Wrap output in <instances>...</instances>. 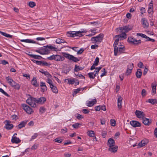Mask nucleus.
<instances>
[{
	"label": "nucleus",
	"instance_id": "41",
	"mask_svg": "<svg viewBox=\"0 0 157 157\" xmlns=\"http://www.w3.org/2000/svg\"><path fill=\"white\" fill-rule=\"evenodd\" d=\"M45 110H46V109L44 107H41L40 108L39 111H40V112L41 114H42L43 113H44V112H45Z\"/></svg>",
	"mask_w": 157,
	"mask_h": 157
},
{
	"label": "nucleus",
	"instance_id": "28",
	"mask_svg": "<svg viewBox=\"0 0 157 157\" xmlns=\"http://www.w3.org/2000/svg\"><path fill=\"white\" fill-rule=\"evenodd\" d=\"M27 121H23L21 122L18 125L19 129H20L21 128L24 127L25 124H26Z\"/></svg>",
	"mask_w": 157,
	"mask_h": 157
},
{
	"label": "nucleus",
	"instance_id": "56",
	"mask_svg": "<svg viewBox=\"0 0 157 157\" xmlns=\"http://www.w3.org/2000/svg\"><path fill=\"white\" fill-rule=\"evenodd\" d=\"M146 94V91L145 89H143L142 90L141 94L142 96H145Z\"/></svg>",
	"mask_w": 157,
	"mask_h": 157
},
{
	"label": "nucleus",
	"instance_id": "3",
	"mask_svg": "<svg viewBox=\"0 0 157 157\" xmlns=\"http://www.w3.org/2000/svg\"><path fill=\"white\" fill-rule=\"evenodd\" d=\"M128 42L131 44L137 45L141 44V41L140 40H137L136 39L130 36L128 37Z\"/></svg>",
	"mask_w": 157,
	"mask_h": 157
},
{
	"label": "nucleus",
	"instance_id": "46",
	"mask_svg": "<svg viewBox=\"0 0 157 157\" xmlns=\"http://www.w3.org/2000/svg\"><path fill=\"white\" fill-rule=\"evenodd\" d=\"M80 124L79 123H76L73 124L72 126L74 128H77L79 127V125Z\"/></svg>",
	"mask_w": 157,
	"mask_h": 157
},
{
	"label": "nucleus",
	"instance_id": "58",
	"mask_svg": "<svg viewBox=\"0 0 157 157\" xmlns=\"http://www.w3.org/2000/svg\"><path fill=\"white\" fill-rule=\"evenodd\" d=\"M30 43L36 44H40L39 42H37L33 40L30 39Z\"/></svg>",
	"mask_w": 157,
	"mask_h": 157
},
{
	"label": "nucleus",
	"instance_id": "47",
	"mask_svg": "<svg viewBox=\"0 0 157 157\" xmlns=\"http://www.w3.org/2000/svg\"><path fill=\"white\" fill-rule=\"evenodd\" d=\"M99 62V58L98 57H96L95 59V61L94 62V65H97Z\"/></svg>",
	"mask_w": 157,
	"mask_h": 157
},
{
	"label": "nucleus",
	"instance_id": "36",
	"mask_svg": "<svg viewBox=\"0 0 157 157\" xmlns=\"http://www.w3.org/2000/svg\"><path fill=\"white\" fill-rule=\"evenodd\" d=\"M56 61H60L62 60V56L59 55H55V59Z\"/></svg>",
	"mask_w": 157,
	"mask_h": 157
},
{
	"label": "nucleus",
	"instance_id": "50",
	"mask_svg": "<svg viewBox=\"0 0 157 157\" xmlns=\"http://www.w3.org/2000/svg\"><path fill=\"white\" fill-rule=\"evenodd\" d=\"M36 6V3L30 1V7L33 8Z\"/></svg>",
	"mask_w": 157,
	"mask_h": 157
},
{
	"label": "nucleus",
	"instance_id": "61",
	"mask_svg": "<svg viewBox=\"0 0 157 157\" xmlns=\"http://www.w3.org/2000/svg\"><path fill=\"white\" fill-rule=\"evenodd\" d=\"M38 134L37 133H36L32 136L31 140H34L35 139L37 136Z\"/></svg>",
	"mask_w": 157,
	"mask_h": 157
},
{
	"label": "nucleus",
	"instance_id": "2",
	"mask_svg": "<svg viewBox=\"0 0 157 157\" xmlns=\"http://www.w3.org/2000/svg\"><path fill=\"white\" fill-rule=\"evenodd\" d=\"M87 30L86 29L83 30L82 31H69L67 33L68 34V36L72 37H75L76 36H81L82 35L81 33H86L87 32Z\"/></svg>",
	"mask_w": 157,
	"mask_h": 157
},
{
	"label": "nucleus",
	"instance_id": "5",
	"mask_svg": "<svg viewBox=\"0 0 157 157\" xmlns=\"http://www.w3.org/2000/svg\"><path fill=\"white\" fill-rule=\"evenodd\" d=\"M64 56L70 61H72L75 62L79 61L80 60L78 58L74 56H73L68 53H64L63 54Z\"/></svg>",
	"mask_w": 157,
	"mask_h": 157
},
{
	"label": "nucleus",
	"instance_id": "32",
	"mask_svg": "<svg viewBox=\"0 0 157 157\" xmlns=\"http://www.w3.org/2000/svg\"><path fill=\"white\" fill-rule=\"evenodd\" d=\"M30 57L35 59H40L42 58V57L40 56L33 54H30Z\"/></svg>",
	"mask_w": 157,
	"mask_h": 157
},
{
	"label": "nucleus",
	"instance_id": "14",
	"mask_svg": "<svg viewBox=\"0 0 157 157\" xmlns=\"http://www.w3.org/2000/svg\"><path fill=\"white\" fill-rule=\"evenodd\" d=\"M143 122L146 125H149L151 123L152 120H150L146 117H144V118H143Z\"/></svg>",
	"mask_w": 157,
	"mask_h": 157
},
{
	"label": "nucleus",
	"instance_id": "34",
	"mask_svg": "<svg viewBox=\"0 0 157 157\" xmlns=\"http://www.w3.org/2000/svg\"><path fill=\"white\" fill-rule=\"evenodd\" d=\"M39 65L41 66H49L51 64L45 61H40V63H39Z\"/></svg>",
	"mask_w": 157,
	"mask_h": 157
},
{
	"label": "nucleus",
	"instance_id": "16",
	"mask_svg": "<svg viewBox=\"0 0 157 157\" xmlns=\"http://www.w3.org/2000/svg\"><path fill=\"white\" fill-rule=\"evenodd\" d=\"M7 122V124H5V128L7 130H11L13 127V125L12 124H10V121H9L6 120L5 121Z\"/></svg>",
	"mask_w": 157,
	"mask_h": 157
},
{
	"label": "nucleus",
	"instance_id": "15",
	"mask_svg": "<svg viewBox=\"0 0 157 157\" xmlns=\"http://www.w3.org/2000/svg\"><path fill=\"white\" fill-rule=\"evenodd\" d=\"M11 142L12 143L18 144L21 142V140L16 136H13L12 137Z\"/></svg>",
	"mask_w": 157,
	"mask_h": 157
},
{
	"label": "nucleus",
	"instance_id": "30",
	"mask_svg": "<svg viewBox=\"0 0 157 157\" xmlns=\"http://www.w3.org/2000/svg\"><path fill=\"white\" fill-rule=\"evenodd\" d=\"M146 102H148L151 103L152 105L157 103V101L156 99H149Z\"/></svg>",
	"mask_w": 157,
	"mask_h": 157
},
{
	"label": "nucleus",
	"instance_id": "39",
	"mask_svg": "<svg viewBox=\"0 0 157 157\" xmlns=\"http://www.w3.org/2000/svg\"><path fill=\"white\" fill-rule=\"evenodd\" d=\"M88 75L89 76V77L90 78L94 79L95 76H94V73L93 72H90L88 74Z\"/></svg>",
	"mask_w": 157,
	"mask_h": 157
},
{
	"label": "nucleus",
	"instance_id": "43",
	"mask_svg": "<svg viewBox=\"0 0 157 157\" xmlns=\"http://www.w3.org/2000/svg\"><path fill=\"white\" fill-rule=\"evenodd\" d=\"M111 125L112 126H114L116 124V121L113 119H111L110 120Z\"/></svg>",
	"mask_w": 157,
	"mask_h": 157
},
{
	"label": "nucleus",
	"instance_id": "6",
	"mask_svg": "<svg viewBox=\"0 0 157 157\" xmlns=\"http://www.w3.org/2000/svg\"><path fill=\"white\" fill-rule=\"evenodd\" d=\"M122 47L118 48V47H115L114 48V55L117 56L118 55H120L123 52V51H125V48L124 46H122Z\"/></svg>",
	"mask_w": 157,
	"mask_h": 157
},
{
	"label": "nucleus",
	"instance_id": "25",
	"mask_svg": "<svg viewBox=\"0 0 157 157\" xmlns=\"http://www.w3.org/2000/svg\"><path fill=\"white\" fill-rule=\"evenodd\" d=\"M64 81L65 82H67L69 84H73L75 83V80L73 79L67 78L65 79Z\"/></svg>",
	"mask_w": 157,
	"mask_h": 157
},
{
	"label": "nucleus",
	"instance_id": "27",
	"mask_svg": "<svg viewBox=\"0 0 157 157\" xmlns=\"http://www.w3.org/2000/svg\"><path fill=\"white\" fill-rule=\"evenodd\" d=\"M52 91L55 93L57 94L58 93V90L56 86H54V85H51V87H50Z\"/></svg>",
	"mask_w": 157,
	"mask_h": 157
},
{
	"label": "nucleus",
	"instance_id": "62",
	"mask_svg": "<svg viewBox=\"0 0 157 157\" xmlns=\"http://www.w3.org/2000/svg\"><path fill=\"white\" fill-rule=\"evenodd\" d=\"M98 46L97 45H93L91 46V48L92 49H95L97 48H98Z\"/></svg>",
	"mask_w": 157,
	"mask_h": 157
},
{
	"label": "nucleus",
	"instance_id": "19",
	"mask_svg": "<svg viewBox=\"0 0 157 157\" xmlns=\"http://www.w3.org/2000/svg\"><path fill=\"white\" fill-rule=\"evenodd\" d=\"M21 106L23 109L28 114H29V107L25 104H22Z\"/></svg>",
	"mask_w": 157,
	"mask_h": 157
},
{
	"label": "nucleus",
	"instance_id": "11",
	"mask_svg": "<svg viewBox=\"0 0 157 157\" xmlns=\"http://www.w3.org/2000/svg\"><path fill=\"white\" fill-rule=\"evenodd\" d=\"M130 124L133 127H140L141 125L140 122L135 121H131L130 122Z\"/></svg>",
	"mask_w": 157,
	"mask_h": 157
},
{
	"label": "nucleus",
	"instance_id": "12",
	"mask_svg": "<svg viewBox=\"0 0 157 157\" xmlns=\"http://www.w3.org/2000/svg\"><path fill=\"white\" fill-rule=\"evenodd\" d=\"M157 85V83L155 81H154L151 84L152 94L153 95H154L156 93V87Z\"/></svg>",
	"mask_w": 157,
	"mask_h": 157
},
{
	"label": "nucleus",
	"instance_id": "48",
	"mask_svg": "<svg viewBox=\"0 0 157 157\" xmlns=\"http://www.w3.org/2000/svg\"><path fill=\"white\" fill-rule=\"evenodd\" d=\"M67 129L66 128H64L63 129H61V132L62 133L64 134L67 132Z\"/></svg>",
	"mask_w": 157,
	"mask_h": 157
},
{
	"label": "nucleus",
	"instance_id": "26",
	"mask_svg": "<svg viewBox=\"0 0 157 157\" xmlns=\"http://www.w3.org/2000/svg\"><path fill=\"white\" fill-rule=\"evenodd\" d=\"M36 39L39 41H42V42L40 43V45H43L45 44L46 42L45 38L42 37H38L36 38Z\"/></svg>",
	"mask_w": 157,
	"mask_h": 157
},
{
	"label": "nucleus",
	"instance_id": "31",
	"mask_svg": "<svg viewBox=\"0 0 157 157\" xmlns=\"http://www.w3.org/2000/svg\"><path fill=\"white\" fill-rule=\"evenodd\" d=\"M56 42L57 44H60L62 43H66L67 42L63 39L60 38H58L56 40Z\"/></svg>",
	"mask_w": 157,
	"mask_h": 157
},
{
	"label": "nucleus",
	"instance_id": "38",
	"mask_svg": "<svg viewBox=\"0 0 157 157\" xmlns=\"http://www.w3.org/2000/svg\"><path fill=\"white\" fill-rule=\"evenodd\" d=\"M39 71L42 73L44 74L45 75H48L51 76L48 72L44 71L43 69H40Z\"/></svg>",
	"mask_w": 157,
	"mask_h": 157
},
{
	"label": "nucleus",
	"instance_id": "64",
	"mask_svg": "<svg viewBox=\"0 0 157 157\" xmlns=\"http://www.w3.org/2000/svg\"><path fill=\"white\" fill-rule=\"evenodd\" d=\"M101 109V106L100 105L96 106L95 107V109L96 111H99Z\"/></svg>",
	"mask_w": 157,
	"mask_h": 157
},
{
	"label": "nucleus",
	"instance_id": "59",
	"mask_svg": "<svg viewBox=\"0 0 157 157\" xmlns=\"http://www.w3.org/2000/svg\"><path fill=\"white\" fill-rule=\"evenodd\" d=\"M82 112L84 114H87L90 112V111L86 109H82Z\"/></svg>",
	"mask_w": 157,
	"mask_h": 157
},
{
	"label": "nucleus",
	"instance_id": "33",
	"mask_svg": "<svg viewBox=\"0 0 157 157\" xmlns=\"http://www.w3.org/2000/svg\"><path fill=\"white\" fill-rule=\"evenodd\" d=\"M0 33L2 35L4 36H5L8 37V38H12V36L10 35L9 34L0 31Z\"/></svg>",
	"mask_w": 157,
	"mask_h": 157
},
{
	"label": "nucleus",
	"instance_id": "4",
	"mask_svg": "<svg viewBox=\"0 0 157 157\" xmlns=\"http://www.w3.org/2000/svg\"><path fill=\"white\" fill-rule=\"evenodd\" d=\"M103 37V35L101 33L96 37H92L91 40L93 43H98L102 41Z\"/></svg>",
	"mask_w": 157,
	"mask_h": 157
},
{
	"label": "nucleus",
	"instance_id": "8",
	"mask_svg": "<svg viewBox=\"0 0 157 157\" xmlns=\"http://www.w3.org/2000/svg\"><path fill=\"white\" fill-rule=\"evenodd\" d=\"M135 113L137 118L142 119H143V118H144L145 116L144 112L137 110H136Z\"/></svg>",
	"mask_w": 157,
	"mask_h": 157
},
{
	"label": "nucleus",
	"instance_id": "1",
	"mask_svg": "<svg viewBox=\"0 0 157 157\" xmlns=\"http://www.w3.org/2000/svg\"><path fill=\"white\" fill-rule=\"evenodd\" d=\"M46 101V98L44 97H40L37 99L30 95V106L31 107H36V103L39 104H43Z\"/></svg>",
	"mask_w": 157,
	"mask_h": 157
},
{
	"label": "nucleus",
	"instance_id": "29",
	"mask_svg": "<svg viewBox=\"0 0 157 157\" xmlns=\"http://www.w3.org/2000/svg\"><path fill=\"white\" fill-rule=\"evenodd\" d=\"M142 74V72L141 71V69H137V71L136 73V77L138 78H140L141 77Z\"/></svg>",
	"mask_w": 157,
	"mask_h": 157
},
{
	"label": "nucleus",
	"instance_id": "57",
	"mask_svg": "<svg viewBox=\"0 0 157 157\" xmlns=\"http://www.w3.org/2000/svg\"><path fill=\"white\" fill-rule=\"evenodd\" d=\"M143 64L142 62H140L138 64V67H139L140 68H143Z\"/></svg>",
	"mask_w": 157,
	"mask_h": 157
},
{
	"label": "nucleus",
	"instance_id": "60",
	"mask_svg": "<svg viewBox=\"0 0 157 157\" xmlns=\"http://www.w3.org/2000/svg\"><path fill=\"white\" fill-rule=\"evenodd\" d=\"M11 117L12 118V120H16L18 118L17 116L16 115L12 116Z\"/></svg>",
	"mask_w": 157,
	"mask_h": 157
},
{
	"label": "nucleus",
	"instance_id": "40",
	"mask_svg": "<svg viewBox=\"0 0 157 157\" xmlns=\"http://www.w3.org/2000/svg\"><path fill=\"white\" fill-rule=\"evenodd\" d=\"M0 92L6 96L8 97H10V96L6 92H5L2 88H0Z\"/></svg>",
	"mask_w": 157,
	"mask_h": 157
},
{
	"label": "nucleus",
	"instance_id": "45",
	"mask_svg": "<svg viewBox=\"0 0 157 157\" xmlns=\"http://www.w3.org/2000/svg\"><path fill=\"white\" fill-rule=\"evenodd\" d=\"M81 90V89L80 88H78L77 89H75L74 91V93H73V95H75L77 94L78 92H79Z\"/></svg>",
	"mask_w": 157,
	"mask_h": 157
},
{
	"label": "nucleus",
	"instance_id": "42",
	"mask_svg": "<svg viewBox=\"0 0 157 157\" xmlns=\"http://www.w3.org/2000/svg\"><path fill=\"white\" fill-rule=\"evenodd\" d=\"M119 39V38H117V39L115 40L114 43L113 44V46H114V48H115V47H117V46L118 45V44Z\"/></svg>",
	"mask_w": 157,
	"mask_h": 157
},
{
	"label": "nucleus",
	"instance_id": "10",
	"mask_svg": "<svg viewBox=\"0 0 157 157\" xmlns=\"http://www.w3.org/2000/svg\"><path fill=\"white\" fill-rule=\"evenodd\" d=\"M141 22L142 24L143 27L144 28H147L149 26V23L147 19L144 18L141 19Z\"/></svg>",
	"mask_w": 157,
	"mask_h": 157
},
{
	"label": "nucleus",
	"instance_id": "44",
	"mask_svg": "<svg viewBox=\"0 0 157 157\" xmlns=\"http://www.w3.org/2000/svg\"><path fill=\"white\" fill-rule=\"evenodd\" d=\"M140 10L141 11V15H143L144 13L146 12V9L143 7H142L140 8Z\"/></svg>",
	"mask_w": 157,
	"mask_h": 157
},
{
	"label": "nucleus",
	"instance_id": "7",
	"mask_svg": "<svg viewBox=\"0 0 157 157\" xmlns=\"http://www.w3.org/2000/svg\"><path fill=\"white\" fill-rule=\"evenodd\" d=\"M54 48V47L52 46H44L41 48L43 55L48 54L50 52L51 49Z\"/></svg>",
	"mask_w": 157,
	"mask_h": 157
},
{
	"label": "nucleus",
	"instance_id": "13",
	"mask_svg": "<svg viewBox=\"0 0 157 157\" xmlns=\"http://www.w3.org/2000/svg\"><path fill=\"white\" fill-rule=\"evenodd\" d=\"M121 32V33L120 34L117 35L115 36V37L120 38V40H121V38L125 39L127 38V36L125 33L123 31L120 30Z\"/></svg>",
	"mask_w": 157,
	"mask_h": 157
},
{
	"label": "nucleus",
	"instance_id": "23",
	"mask_svg": "<svg viewBox=\"0 0 157 157\" xmlns=\"http://www.w3.org/2000/svg\"><path fill=\"white\" fill-rule=\"evenodd\" d=\"M97 101L96 99H93L92 101H87V106L88 107L93 106L96 102Z\"/></svg>",
	"mask_w": 157,
	"mask_h": 157
},
{
	"label": "nucleus",
	"instance_id": "49",
	"mask_svg": "<svg viewBox=\"0 0 157 157\" xmlns=\"http://www.w3.org/2000/svg\"><path fill=\"white\" fill-rule=\"evenodd\" d=\"M148 12L149 14H151V15H152L153 13V9L148 8Z\"/></svg>",
	"mask_w": 157,
	"mask_h": 157
},
{
	"label": "nucleus",
	"instance_id": "54",
	"mask_svg": "<svg viewBox=\"0 0 157 157\" xmlns=\"http://www.w3.org/2000/svg\"><path fill=\"white\" fill-rule=\"evenodd\" d=\"M47 82L49 84L50 87H51V85H53L52 82L51 80L50 79H48Z\"/></svg>",
	"mask_w": 157,
	"mask_h": 157
},
{
	"label": "nucleus",
	"instance_id": "17",
	"mask_svg": "<svg viewBox=\"0 0 157 157\" xmlns=\"http://www.w3.org/2000/svg\"><path fill=\"white\" fill-rule=\"evenodd\" d=\"M132 29L129 27V26H125L124 27H121L120 28V30L123 31L125 33H127L131 30Z\"/></svg>",
	"mask_w": 157,
	"mask_h": 157
},
{
	"label": "nucleus",
	"instance_id": "51",
	"mask_svg": "<svg viewBox=\"0 0 157 157\" xmlns=\"http://www.w3.org/2000/svg\"><path fill=\"white\" fill-rule=\"evenodd\" d=\"M132 69H127L126 71V75H128L131 73Z\"/></svg>",
	"mask_w": 157,
	"mask_h": 157
},
{
	"label": "nucleus",
	"instance_id": "21",
	"mask_svg": "<svg viewBox=\"0 0 157 157\" xmlns=\"http://www.w3.org/2000/svg\"><path fill=\"white\" fill-rule=\"evenodd\" d=\"M115 141L113 139L111 138L109 139L108 141L107 145L109 147L115 146Z\"/></svg>",
	"mask_w": 157,
	"mask_h": 157
},
{
	"label": "nucleus",
	"instance_id": "37",
	"mask_svg": "<svg viewBox=\"0 0 157 157\" xmlns=\"http://www.w3.org/2000/svg\"><path fill=\"white\" fill-rule=\"evenodd\" d=\"M136 36H141L144 38L146 39L147 37V36L146 35L141 33H137L136 34Z\"/></svg>",
	"mask_w": 157,
	"mask_h": 157
},
{
	"label": "nucleus",
	"instance_id": "22",
	"mask_svg": "<svg viewBox=\"0 0 157 157\" xmlns=\"http://www.w3.org/2000/svg\"><path fill=\"white\" fill-rule=\"evenodd\" d=\"M40 86L41 87L42 91L44 92L47 90V88L45 82H41Z\"/></svg>",
	"mask_w": 157,
	"mask_h": 157
},
{
	"label": "nucleus",
	"instance_id": "18",
	"mask_svg": "<svg viewBox=\"0 0 157 157\" xmlns=\"http://www.w3.org/2000/svg\"><path fill=\"white\" fill-rule=\"evenodd\" d=\"M118 146H112L109 147L108 150L111 152L115 153L116 152L117 150Z\"/></svg>",
	"mask_w": 157,
	"mask_h": 157
},
{
	"label": "nucleus",
	"instance_id": "35",
	"mask_svg": "<svg viewBox=\"0 0 157 157\" xmlns=\"http://www.w3.org/2000/svg\"><path fill=\"white\" fill-rule=\"evenodd\" d=\"M87 134L91 137H93L95 136V134L93 131H89L87 132Z\"/></svg>",
	"mask_w": 157,
	"mask_h": 157
},
{
	"label": "nucleus",
	"instance_id": "63",
	"mask_svg": "<svg viewBox=\"0 0 157 157\" xmlns=\"http://www.w3.org/2000/svg\"><path fill=\"white\" fill-rule=\"evenodd\" d=\"M65 141L66 142H65L64 144V145H67L72 143V142L70 140H66Z\"/></svg>",
	"mask_w": 157,
	"mask_h": 157
},
{
	"label": "nucleus",
	"instance_id": "53",
	"mask_svg": "<svg viewBox=\"0 0 157 157\" xmlns=\"http://www.w3.org/2000/svg\"><path fill=\"white\" fill-rule=\"evenodd\" d=\"M101 123L102 125L105 124V121L104 118H101L100 119Z\"/></svg>",
	"mask_w": 157,
	"mask_h": 157
},
{
	"label": "nucleus",
	"instance_id": "20",
	"mask_svg": "<svg viewBox=\"0 0 157 157\" xmlns=\"http://www.w3.org/2000/svg\"><path fill=\"white\" fill-rule=\"evenodd\" d=\"M32 84L35 87H38L39 84L37 83V79L36 78L34 77L31 80Z\"/></svg>",
	"mask_w": 157,
	"mask_h": 157
},
{
	"label": "nucleus",
	"instance_id": "24",
	"mask_svg": "<svg viewBox=\"0 0 157 157\" xmlns=\"http://www.w3.org/2000/svg\"><path fill=\"white\" fill-rule=\"evenodd\" d=\"M147 143L148 142L147 140H143L138 144V145L140 147H141L146 145Z\"/></svg>",
	"mask_w": 157,
	"mask_h": 157
},
{
	"label": "nucleus",
	"instance_id": "9",
	"mask_svg": "<svg viewBox=\"0 0 157 157\" xmlns=\"http://www.w3.org/2000/svg\"><path fill=\"white\" fill-rule=\"evenodd\" d=\"M6 79L8 83L12 86L15 87L17 83L9 76L6 77Z\"/></svg>",
	"mask_w": 157,
	"mask_h": 157
},
{
	"label": "nucleus",
	"instance_id": "55",
	"mask_svg": "<svg viewBox=\"0 0 157 157\" xmlns=\"http://www.w3.org/2000/svg\"><path fill=\"white\" fill-rule=\"evenodd\" d=\"M84 51V49L83 48H81L77 52V54H81Z\"/></svg>",
	"mask_w": 157,
	"mask_h": 157
},
{
	"label": "nucleus",
	"instance_id": "52",
	"mask_svg": "<svg viewBox=\"0 0 157 157\" xmlns=\"http://www.w3.org/2000/svg\"><path fill=\"white\" fill-rule=\"evenodd\" d=\"M54 140L55 141V142H56L59 143H61L63 141V140L62 139H58V138L55 139Z\"/></svg>",
	"mask_w": 157,
	"mask_h": 157
}]
</instances>
